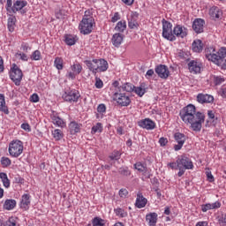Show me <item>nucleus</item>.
<instances>
[{"instance_id":"nucleus-1","label":"nucleus","mask_w":226,"mask_h":226,"mask_svg":"<svg viewBox=\"0 0 226 226\" xmlns=\"http://www.w3.org/2000/svg\"><path fill=\"white\" fill-rule=\"evenodd\" d=\"M179 116L185 124H191L193 132L202 130V123H204L206 116L203 113L197 112L194 105L189 104L185 107L180 110Z\"/></svg>"},{"instance_id":"nucleus-2","label":"nucleus","mask_w":226,"mask_h":226,"mask_svg":"<svg viewBox=\"0 0 226 226\" xmlns=\"http://www.w3.org/2000/svg\"><path fill=\"white\" fill-rule=\"evenodd\" d=\"M215 49L213 47H208L205 49V56L208 61H212L217 66H222L226 70V49L221 48L218 52L215 53Z\"/></svg>"},{"instance_id":"nucleus-3","label":"nucleus","mask_w":226,"mask_h":226,"mask_svg":"<svg viewBox=\"0 0 226 226\" xmlns=\"http://www.w3.org/2000/svg\"><path fill=\"white\" fill-rule=\"evenodd\" d=\"M177 164L178 168V177L185 175V170L193 169V162L186 155H181L177 159Z\"/></svg>"},{"instance_id":"nucleus-4","label":"nucleus","mask_w":226,"mask_h":226,"mask_svg":"<svg viewBox=\"0 0 226 226\" xmlns=\"http://www.w3.org/2000/svg\"><path fill=\"white\" fill-rule=\"evenodd\" d=\"M88 11L85 12V15L79 23V31L82 34H90V33H93V26L94 24V19L93 17L88 16Z\"/></svg>"},{"instance_id":"nucleus-5","label":"nucleus","mask_w":226,"mask_h":226,"mask_svg":"<svg viewBox=\"0 0 226 226\" xmlns=\"http://www.w3.org/2000/svg\"><path fill=\"white\" fill-rule=\"evenodd\" d=\"M22 153H24V143L19 139L12 140L9 145V154L11 156L12 158H19Z\"/></svg>"},{"instance_id":"nucleus-6","label":"nucleus","mask_w":226,"mask_h":226,"mask_svg":"<svg viewBox=\"0 0 226 226\" xmlns=\"http://www.w3.org/2000/svg\"><path fill=\"white\" fill-rule=\"evenodd\" d=\"M62 98L64 102H68L69 103H76V102H79V99L80 98V94L75 89L72 90L69 88L64 91Z\"/></svg>"},{"instance_id":"nucleus-7","label":"nucleus","mask_w":226,"mask_h":226,"mask_svg":"<svg viewBox=\"0 0 226 226\" xmlns=\"http://www.w3.org/2000/svg\"><path fill=\"white\" fill-rule=\"evenodd\" d=\"M162 36L170 41L174 40V35L172 34V24L165 19H162Z\"/></svg>"},{"instance_id":"nucleus-8","label":"nucleus","mask_w":226,"mask_h":226,"mask_svg":"<svg viewBox=\"0 0 226 226\" xmlns=\"http://www.w3.org/2000/svg\"><path fill=\"white\" fill-rule=\"evenodd\" d=\"M114 100H116L117 103H118V105H121V107H128V105L132 103V100H130V97L123 94V92H120V94L115 93Z\"/></svg>"},{"instance_id":"nucleus-9","label":"nucleus","mask_w":226,"mask_h":226,"mask_svg":"<svg viewBox=\"0 0 226 226\" xmlns=\"http://www.w3.org/2000/svg\"><path fill=\"white\" fill-rule=\"evenodd\" d=\"M10 77L16 86H20V81L22 80V71L14 64L12 70L11 71Z\"/></svg>"},{"instance_id":"nucleus-10","label":"nucleus","mask_w":226,"mask_h":226,"mask_svg":"<svg viewBox=\"0 0 226 226\" xmlns=\"http://www.w3.org/2000/svg\"><path fill=\"white\" fill-rule=\"evenodd\" d=\"M174 137L176 142H177V145L174 146V149L175 151H180V149L183 148L185 142H186V136L181 132H176Z\"/></svg>"},{"instance_id":"nucleus-11","label":"nucleus","mask_w":226,"mask_h":226,"mask_svg":"<svg viewBox=\"0 0 226 226\" xmlns=\"http://www.w3.org/2000/svg\"><path fill=\"white\" fill-rule=\"evenodd\" d=\"M27 6V2L26 1H20L17 0L13 4V9H12V13H16L17 11H20L21 15H24L27 11H26L24 8Z\"/></svg>"},{"instance_id":"nucleus-12","label":"nucleus","mask_w":226,"mask_h":226,"mask_svg":"<svg viewBox=\"0 0 226 226\" xmlns=\"http://www.w3.org/2000/svg\"><path fill=\"white\" fill-rule=\"evenodd\" d=\"M206 25V21L202 19H196L192 23V29L197 34H200V33H204V26Z\"/></svg>"},{"instance_id":"nucleus-13","label":"nucleus","mask_w":226,"mask_h":226,"mask_svg":"<svg viewBox=\"0 0 226 226\" xmlns=\"http://www.w3.org/2000/svg\"><path fill=\"white\" fill-rule=\"evenodd\" d=\"M155 73H157L158 77L161 79H168L169 75H170L169 68L163 64H160L155 68Z\"/></svg>"},{"instance_id":"nucleus-14","label":"nucleus","mask_w":226,"mask_h":226,"mask_svg":"<svg viewBox=\"0 0 226 226\" xmlns=\"http://www.w3.org/2000/svg\"><path fill=\"white\" fill-rule=\"evenodd\" d=\"M214 100L215 97L207 94H199L197 95V102H199V103H212Z\"/></svg>"},{"instance_id":"nucleus-15","label":"nucleus","mask_w":226,"mask_h":226,"mask_svg":"<svg viewBox=\"0 0 226 226\" xmlns=\"http://www.w3.org/2000/svg\"><path fill=\"white\" fill-rule=\"evenodd\" d=\"M139 125L141 128H145L146 130H154L155 124L153 120L149 118H146L140 122H139Z\"/></svg>"},{"instance_id":"nucleus-16","label":"nucleus","mask_w":226,"mask_h":226,"mask_svg":"<svg viewBox=\"0 0 226 226\" xmlns=\"http://www.w3.org/2000/svg\"><path fill=\"white\" fill-rule=\"evenodd\" d=\"M173 34L175 36H177V38H185L186 36V28L181 26H177L173 29Z\"/></svg>"},{"instance_id":"nucleus-17","label":"nucleus","mask_w":226,"mask_h":226,"mask_svg":"<svg viewBox=\"0 0 226 226\" xmlns=\"http://www.w3.org/2000/svg\"><path fill=\"white\" fill-rule=\"evenodd\" d=\"M85 64L87 66L88 70H90V72H93V73H94V75H96V72H98V64H97V60L94 59V60H87L85 61Z\"/></svg>"},{"instance_id":"nucleus-18","label":"nucleus","mask_w":226,"mask_h":226,"mask_svg":"<svg viewBox=\"0 0 226 226\" xmlns=\"http://www.w3.org/2000/svg\"><path fill=\"white\" fill-rule=\"evenodd\" d=\"M146 204H147V200L142 196V193H138L135 206L141 209V207H146Z\"/></svg>"},{"instance_id":"nucleus-19","label":"nucleus","mask_w":226,"mask_h":226,"mask_svg":"<svg viewBox=\"0 0 226 226\" xmlns=\"http://www.w3.org/2000/svg\"><path fill=\"white\" fill-rule=\"evenodd\" d=\"M146 220L148 222V225L154 226L156 225V222H158V214L150 213L146 215Z\"/></svg>"},{"instance_id":"nucleus-20","label":"nucleus","mask_w":226,"mask_h":226,"mask_svg":"<svg viewBox=\"0 0 226 226\" xmlns=\"http://www.w3.org/2000/svg\"><path fill=\"white\" fill-rule=\"evenodd\" d=\"M30 204H31V200H30L29 194H24L21 198L20 207L26 211V209H29Z\"/></svg>"},{"instance_id":"nucleus-21","label":"nucleus","mask_w":226,"mask_h":226,"mask_svg":"<svg viewBox=\"0 0 226 226\" xmlns=\"http://www.w3.org/2000/svg\"><path fill=\"white\" fill-rule=\"evenodd\" d=\"M188 68L191 73H200V65L193 60L188 64Z\"/></svg>"},{"instance_id":"nucleus-22","label":"nucleus","mask_w":226,"mask_h":226,"mask_svg":"<svg viewBox=\"0 0 226 226\" xmlns=\"http://www.w3.org/2000/svg\"><path fill=\"white\" fill-rule=\"evenodd\" d=\"M97 72H107L109 70V64L105 59L97 60Z\"/></svg>"},{"instance_id":"nucleus-23","label":"nucleus","mask_w":226,"mask_h":226,"mask_svg":"<svg viewBox=\"0 0 226 226\" xmlns=\"http://www.w3.org/2000/svg\"><path fill=\"white\" fill-rule=\"evenodd\" d=\"M135 90V86L132 83H124L119 87V92L124 93V91H126V93H132V91Z\"/></svg>"},{"instance_id":"nucleus-24","label":"nucleus","mask_w":226,"mask_h":226,"mask_svg":"<svg viewBox=\"0 0 226 226\" xmlns=\"http://www.w3.org/2000/svg\"><path fill=\"white\" fill-rule=\"evenodd\" d=\"M209 15L212 19H220L222 17V11L220 8L214 6L209 10Z\"/></svg>"},{"instance_id":"nucleus-25","label":"nucleus","mask_w":226,"mask_h":226,"mask_svg":"<svg viewBox=\"0 0 226 226\" xmlns=\"http://www.w3.org/2000/svg\"><path fill=\"white\" fill-rule=\"evenodd\" d=\"M80 124H77V122H71L69 124L70 133L72 135H75V133H79L80 132Z\"/></svg>"},{"instance_id":"nucleus-26","label":"nucleus","mask_w":226,"mask_h":226,"mask_svg":"<svg viewBox=\"0 0 226 226\" xmlns=\"http://www.w3.org/2000/svg\"><path fill=\"white\" fill-rule=\"evenodd\" d=\"M112 43L114 47H119L121 43H123V34H115L112 37Z\"/></svg>"},{"instance_id":"nucleus-27","label":"nucleus","mask_w":226,"mask_h":226,"mask_svg":"<svg viewBox=\"0 0 226 226\" xmlns=\"http://www.w3.org/2000/svg\"><path fill=\"white\" fill-rule=\"evenodd\" d=\"M17 206V201L15 200H6L4 204V209L10 211Z\"/></svg>"},{"instance_id":"nucleus-28","label":"nucleus","mask_w":226,"mask_h":226,"mask_svg":"<svg viewBox=\"0 0 226 226\" xmlns=\"http://www.w3.org/2000/svg\"><path fill=\"white\" fill-rule=\"evenodd\" d=\"M0 110L4 114H10L8 111V107H6V102L4 101V95L0 94Z\"/></svg>"},{"instance_id":"nucleus-29","label":"nucleus","mask_w":226,"mask_h":226,"mask_svg":"<svg viewBox=\"0 0 226 226\" xmlns=\"http://www.w3.org/2000/svg\"><path fill=\"white\" fill-rule=\"evenodd\" d=\"M15 22H17V19L15 18V16H11L8 19V29L11 33H13V31H15Z\"/></svg>"},{"instance_id":"nucleus-30","label":"nucleus","mask_w":226,"mask_h":226,"mask_svg":"<svg viewBox=\"0 0 226 226\" xmlns=\"http://www.w3.org/2000/svg\"><path fill=\"white\" fill-rule=\"evenodd\" d=\"M202 41L196 40L192 42V50L193 52H202Z\"/></svg>"},{"instance_id":"nucleus-31","label":"nucleus","mask_w":226,"mask_h":226,"mask_svg":"<svg viewBox=\"0 0 226 226\" xmlns=\"http://www.w3.org/2000/svg\"><path fill=\"white\" fill-rule=\"evenodd\" d=\"M177 57H179V59H184L185 61H190V52L180 49L177 52Z\"/></svg>"},{"instance_id":"nucleus-32","label":"nucleus","mask_w":226,"mask_h":226,"mask_svg":"<svg viewBox=\"0 0 226 226\" xmlns=\"http://www.w3.org/2000/svg\"><path fill=\"white\" fill-rule=\"evenodd\" d=\"M77 36L72 35V34H68L65 35V43L66 45L72 46V45H75V43L77 42Z\"/></svg>"},{"instance_id":"nucleus-33","label":"nucleus","mask_w":226,"mask_h":226,"mask_svg":"<svg viewBox=\"0 0 226 226\" xmlns=\"http://www.w3.org/2000/svg\"><path fill=\"white\" fill-rule=\"evenodd\" d=\"M125 29H126V21H119L115 27V31H117L118 33H124Z\"/></svg>"},{"instance_id":"nucleus-34","label":"nucleus","mask_w":226,"mask_h":226,"mask_svg":"<svg viewBox=\"0 0 226 226\" xmlns=\"http://www.w3.org/2000/svg\"><path fill=\"white\" fill-rule=\"evenodd\" d=\"M0 178L2 179L3 185L5 188H10V179H8V175L6 173H0Z\"/></svg>"},{"instance_id":"nucleus-35","label":"nucleus","mask_w":226,"mask_h":226,"mask_svg":"<svg viewBox=\"0 0 226 226\" xmlns=\"http://www.w3.org/2000/svg\"><path fill=\"white\" fill-rule=\"evenodd\" d=\"M52 121H53V124H56V126H60L61 128L64 126V121L59 117L53 116Z\"/></svg>"},{"instance_id":"nucleus-36","label":"nucleus","mask_w":226,"mask_h":226,"mask_svg":"<svg viewBox=\"0 0 226 226\" xmlns=\"http://www.w3.org/2000/svg\"><path fill=\"white\" fill-rule=\"evenodd\" d=\"M102 132H103V126H102V123H97L92 127V133H102Z\"/></svg>"},{"instance_id":"nucleus-37","label":"nucleus","mask_w":226,"mask_h":226,"mask_svg":"<svg viewBox=\"0 0 226 226\" xmlns=\"http://www.w3.org/2000/svg\"><path fill=\"white\" fill-rule=\"evenodd\" d=\"M213 80L215 86H220L221 84H223V82H225V78L222 76H214Z\"/></svg>"},{"instance_id":"nucleus-38","label":"nucleus","mask_w":226,"mask_h":226,"mask_svg":"<svg viewBox=\"0 0 226 226\" xmlns=\"http://www.w3.org/2000/svg\"><path fill=\"white\" fill-rule=\"evenodd\" d=\"M5 8L7 13H9L10 15L13 14V2L11 0H7Z\"/></svg>"},{"instance_id":"nucleus-39","label":"nucleus","mask_w":226,"mask_h":226,"mask_svg":"<svg viewBox=\"0 0 226 226\" xmlns=\"http://www.w3.org/2000/svg\"><path fill=\"white\" fill-rule=\"evenodd\" d=\"M33 61H40L41 59V52L40 50H35L31 56Z\"/></svg>"},{"instance_id":"nucleus-40","label":"nucleus","mask_w":226,"mask_h":226,"mask_svg":"<svg viewBox=\"0 0 226 226\" xmlns=\"http://www.w3.org/2000/svg\"><path fill=\"white\" fill-rule=\"evenodd\" d=\"M54 64H55L56 70H63V58L56 57L55 59Z\"/></svg>"},{"instance_id":"nucleus-41","label":"nucleus","mask_w":226,"mask_h":226,"mask_svg":"<svg viewBox=\"0 0 226 226\" xmlns=\"http://www.w3.org/2000/svg\"><path fill=\"white\" fill-rule=\"evenodd\" d=\"M72 70L73 72H75L76 75H79L80 72H82V65H80L79 64H74L72 66Z\"/></svg>"},{"instance_id":"nucleus-42","label":"nucleus","mask_w":226,"mask_h":226,"mask_svg":"<svg viewBox=\"0 0 226 226\" xmlns=\"http://www.w3.org/2000/svg\"><path fill=\"white\" fill-rule=\"evenodd\" d=\"M134 93H136V94H138V96H144V94H146V88H142V87H138L134 88Z\"/></svg>"},{"instance_id":"nucleus-43","label":"nucleus","mask_w":226,"mask_h":226,"mask_svg":"<svg viewBox=\"0 0 226 226\" xmlns=\"http://www.w3.org/2000/svg\"><path fill=\"white\" fill-rule=\"evenodd\" d=\"M134 169H136V170H139V172H146V170H147V168H146L144 166V164L140 163V162H137L134 164Z\"/></svg>"},{"instance_id":"nucleus-44","label":"nucleus","mask_w":226,"mask_h":226,"mask_svg":"<svg viewBox=\"0 0 226 226\" xmlns=\"http://www.w3.org/2000/svg\"><path fill=\"white\" fill-rule=\"evenodd\" d=\"M115 213L117 216H121V218H124L128 216V214L123 208L115 209Z\"/></svg>"},{"instance_id":"nucleus-45","label":"nucleus","mask_w":226,"mask_h":226,"mask_svg":"<svg viewBox=\"0 0 226 226\" xmlns=\"http://www.w3.org/2000/svg\"><path fill=\"white\" fill-rule=\"evenodd\" d=\"M53 137L56 140H61V139H63V132L61 130L56 129L53 132Z\"/></svg>"},{"instance_id":"nucleus-46","label":"nucleus","mask_w":226,"mask_h":226,"mask_svg":"<svg viewBox=\"0 0 226 226\" xmlns=\"http://www.w3.org/2000/svg\"><path fill=\"white\" fill-rule=\"evenodd\" d=\"M1 164L3 167H10L11 165V160L8 157H2L1 158Z\"/></svg>"},{"instance_id":"nucleus-47","label":"nucleus","mask_w":226,"mask_h":226,"mask_svg":"<svg viewBox=\"0 0 226 226\" xmlns=\"http://www.w3.org/2000/svg\"><path fill=\"white\" fill-rule=\"evenodd\" d=\"M93 226H104L105 224L103 223V220L98 218V217H95L94 218L93 220Z\"/></svg>"},{"instance_id":"nucleus-48","label":"nucleus","mask_w":226,"mask_h":226,"mask_svg":"<svg viewBox=\"0 0 226 226\" xmlns=\"http://www.w3.org/2000/svg\"><path fill=\"white\" fill-rule=\"evenodd\" d=\"M110 160H119L121 158V154L119 151H115L109 155Z\"/></svg>"},{"instance_id":"nucleus-49","label":"nucleus","mask_w":226,"mask_h":226,"mask_svg":"<svg viewBox=\"0 0 226 226\" xmlns=\"http://www.w3.org/2000/svg\"><path fill=\"white\" fill-rule=\"evenodd\" d=\"M118 172L121 176H130L132 174L127 168H120Z\"/></svg>"},{"instance_id":"nucleus-50","label":"nucleus","mask_w":226,"mask_h":226,"mask_svg":"<svg viewBox=\"0 0 226 226\" xmlns=\"http://www.w3.org/2000/svg\"><path fill=\"white\" fill-rule=\"evenodd\" d=\"M128 26H129L130 29H135L139 26V23H137V20L132 19L129 21Z\"/></svg>"},{"instance_id":"nucleus-51","label":"nucleus","mask_w":226,"mask_h":226,"mask_svg":"<svg viewBox=\"0 0 226 226\" xmlns=\"http://www.w3.org/2000/svg\"><path fill=\"white\" fill-rule=\"evenodd\" d=\"M2 226H17L15 221L11 218L3 222Z\"/></svg>"},{"instance_id":"nucleus-52","label":"nucleus","mask_w":226,"mask_h":226,"mask_svg":"<svg viewBox=\"0 0 226 226\" xmlns=\"http://www.w3.org/2000/svg\"><path fill=\"white\" fill-rule=\"evenodd\" d=\"M95 87H97V89H102V87H103V81L98 77L95 78Z\"/></svg>"},{"instance_id":"nucleus-53","label":"nucleus","mask_w":226,"mask_h":226,"mask_svg":"<svg viewBox=\"0 0 226 226\" xmlns=\"http://www.w3.org/2000/svg\"><path fill=\"white\" fill-rule=\"evenodd\" d=\"M30 102H33V103H38V102H40V96H38L37 94H33L30 97Z\"/></svg>"},{"instance_id":"nucleus-54","label":"nucleus","mask_w":226,"mask_h":226,"mask_svg":"<svg viewBox=\"0 0 226 226\" xmlns=\"http://www.w3.org/2000/svg\"><path fill=\"white\" fill-rule=\"evenodd\" d=\"M169 143V139H167V138L162 137L159 139V144L160 146H162V147L167 146V144Z\"/></svg>"},{"instance_id":"nucleus-55","label":"nucleus","mask_w":226,"mask_h":226,"mask_svg":"<svg viewBox=\"0 0 226 226\" xmlns=\"http://www.w3.org/2000/svg\"><path fill=\"white\" fill-rule=\"evenodd\" d=\"M119 195H120V197L122 199H126V197L128 196V190H126V189H120Z\"/></svg>"},{"instance_id":"nucleus-56","label":"nucleus","mask_w":226,"mask_h":226,"mask_svg":"<svg viewBox=\"0 0 226 226\" xmlns=\"http://www.w3.org/2000/svg\"><path fill=\"white\" fill-rule=\"evenodd\" d=\"M107 110V107H105V104H100L97 107V112H99L100 114H103V112H105Z\"/></svg>"},{"instance_id":"nucleus-57","label":"nucleus","mask_w":226,"mask_h":226,"mask_svg":"<svg viewBox=\"0 0 226 226\" xmlns=\"http://www.w3.org/2000/svg\"><path fill=\"white\" fill-rule=\"evenodd\" d=\"M209 209H212L211 203H207L201 206V210L203 211V213H207V211H209Z\"/></svg>"},{"instance_id":"nucleus-58","label":"nucleus","mask_w":226,"mask_h":226,"mask_svg":"<svg viewBox=\"0 0 226 226\" xmlns=\"http://www.w3.org/2000/svg\"><path fill=\"white\" fill-rule=\"evenodd\" d=\"M221 206L222 203H220L219 201H215V203L210 204L212 209H218L221 207Z\"/></svg>"},{"instance_id":"nucleus-59","label":"nucleus","mask_w":226,"mask_h":226,"mask_svg":"<svg viewBox=\"0 0 226 226\" xmlns=\"http://www.w3.org/2000/svg\"><path fill=\"white\" fill-rule=\"evenodd\" d=\"M168 167H170V169H172L173 170H177V169H179L178 167H177V161L176 162H170L169 164H168Z\"/></svg>"},{"instance_id":"nucleus-60","label":"nucleus","mask_w":226,"mask_h":226,"mask_svg":"<svg viewBox=\"0 0 226 226\" xmlns=\"http://www.w3.org/2000/svg\"><path fill=\"white\" fill-rule=\"evenodd\" d=\"M206 174L209 183H213V181H215V177H213V174H211V171H207Z\"/></svg>"},{"instance_id":"nucleus-61","label":"nucleus","mask_w":226,"mask_h":226,"mask_svg":"<svg viewBox=\"0 0 226 226\" xmlns=\"http://www.w3.org/2000/svg\"><path fill=\"white\" fill-rule=\"evenodd\" d=\"M56 19H64V11H58L56 12Z\"/></svg>"},{"instance_id":"nucleus-62","label":"nucleus","mask_w":226,"mask_h":226,"mask_svg":"<svg viewBox=\"0 0 226 226\" xmlns=\"http://www.w3.org/2000/svg\"><path fill=\"white\" fill-rule=\"evenodd\" d=\"M21 128L26 132H31V126L29 125V124H22Z\"/></svg>"},{"instance_id":"nucleus-63","label":"nucleus","mask_w":226,"mask_h":226,"mask_svg":"<svg viewBox=\"0 0 226 226\" xmlns=\"http://www.w3.org/2000/svg\"><path fill=\"white\" fill-rule=\"evenodd\" d=\"M119 13L118 12H116L114 14V16L112 17L111 19V22H117L119 20Z\"/></svg>"},{"instance_id":"nucleus-64","label":"nucleus","mask_w":226,"mask_h":226,"mask_svg":"<svg viewBox=\"0 0 226 226\" xmlns=\"http://www.w3.org/2000/svg\"><path fill=\"white\" fill-rule=\"evenodd\" d=\"M18 56H19L21 61H27L28 59L27 55L24 53H19L18 54Z\"/></svg>"}]
</instances>
